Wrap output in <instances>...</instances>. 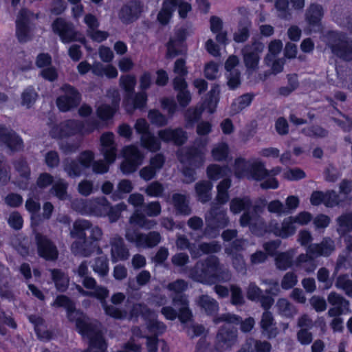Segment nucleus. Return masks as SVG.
<instances>
[{
    "mask_svg": "<svg viewBox=\"0 0 352 352\" xmlns=\"http://www.w3.org/2000/svg\"><path fill=\"white\" fill-rule=\"evenodd\" d=\"M136 132L141 135V146L151 152H155L160 149L161 143L155 135L149 131V124L145 119L140 118L135 124Z\"/></svg>",
    "mask_w": 352,
    "mask_h": 352,
    "instance_id": "19",
    "label": "nucleus"
},
{
    "mask_svg": "<svg viewBox=\"0 0 352 352\" xmlns=\"http://www.w3.org/2000/svg\"><path fill=\"white\" fill-rule=\"evenodd\" d=\"M234 174L238 178L247 177L254 180H261L267 174L264 164L255 160L252 162H247L245 159L239 157L235 160Z\"/></svg>",
    "mask_w": 352,
    "mask_h": 352,
    "instance_id": "10",
    "label": "nucleus"
},
{
    "mask_svg": "<svg viewBox=\"0 0 352 352\" xmlns=\"http://www.w3.org/2000/svg\"><path fill=\"white\" fill-rule=\"evenodd\" d=\"M323 8L318 4H311L306 12V21L314 32L320 30V21L323 16Z\"/></svg>",
    "mask_w": 352,
    "mask_h": 352,
    "instance_id": "30",
    "label": "nucleus"
},
{
    "mask_svg": "<svg viewBox=\"0 0 352 352\" xmlns=\"http://www.w3.org/2000/svg\"><path fill=\"white\" fill-rule=\"evenodd\" d=\"M125 238L128 241L135 243L137 247L144 248L156 246L162 239L158 232L153 231L144 234L132 229L126 230Z\"/></svg>",
    "mask_w": 352,
    "mask_h": 352,
    "instance_id": "16",
    "label": "nucleus"
},
{
    "mask_svg": "<svg viewBox=\"0 0 352 352\" xmlns=\"http://www.w3.org/2000/svg\"><path fill=\"white\" fill-rule=\"evenodd\" d=\"M101 153L107 162L98 160L93 163L92 169L95 173L103 174L109 170L108 164L114 162L116 158V146L114 135L111 132L103 133L100 138Z\"/></svg>",
    "mask_w": 352,
    "mask_h": 352,
    "instance_id": "7",
    "label": "nucleus"
},
{
    "mask_svg": "<svg viewBox=\"0 0 352 352\" xmlns=\"http://www.w3.org/2000/svg\"><path fill=\"white\" fill-rule=\"evenodd\" d=\"M197 304L208 315L215 314L219 310V304L208 295H202L197 300Z\"/></svg>",
    "mask_w": 352,
    "mask_h": 352,
    "instance_id": "43",
    "label": "nucleus"
},
{
    "mask_svg": "<svg viewBox=\"0 0 352 352\" xmlns=\"http://www.w3.org/2000/svg\"><path fill=\"white\" fill-rule=\"evenodd\" d=\"M14 167L21 177L20 180L16 182L17 186L22 189L27 188L30 175V169L27 162L23 160H19L15 162Z\"/></svg>",
    "mask_w": 352,
    "mask_h": 352,
    "instance_id": "34",
    "label": "nucleus"
},
{
    "mask_svg": "<svg viewBox=\"0 0 352 352\" xmlns=\"http://www.w3.org/2000/svg\"><path fill=\"white\" fill-rule=\"evenodd\" d=\"M175 243L179 250H188L192 258H198L201 256V254L197 250L195 245H192L184 235L178 234Z\"/></svg>",
    "mask_w": 352,
    "mask_h": 352,
    "instance_id": "47",
    "label": "nucleus"
},
{
    "mask_svg": "<svg viewBox=\"0 0 352 352\" xmlns=\"http://www.w3.org/2000/svg\"><path fill=\"white\" fill-rule=\"evenodd\" d=\"M205 220L206 226L204 234L209 239L217 237L219 234V230L228 226L230 222L226 210L214 204L206 214Z\"/></svg>",
    "mask_w": 352,
    "mask_h": 352,
    "instance_id": "9",
    "label": "nucleus"
},
{
    "mask_svg": "<svg viewBox=\"0 0 352 352\" xmlns=\"http://www.w3.org/2000/svg\"><path fill=\"white\" fill-rule=\"evenodd\" d=\"M336 250L335 241L330 237H324L320 243L309 244L306 253L299 254L294 262V266L307 274L313 273L317 268L316 258L328 257Z\"/></svg>",
    "mask_w": 352,
    "mask_h": 352,
    "instance_id": "4",
    "label": "nucleus"
},
{
    "mask_svg": "<svg viewBox=\"0 0 352 352\" xmlns=\"http://www.w3.org/2000/svg\"><path fill=\"white\" fill-rule=\"evenodd\" d=\"M122 153L124 160L120 165V169L124 174L135 172L142 164L144 155L136 146H126L122 148Z\"/></svg>",
    "mask_w": 352,
    "mask_h": 352,
    "instance_id": "15",
    "label": "nucleus"
},
{
    "mask_svg": "<svg viewBox=\"0 0 352 352\" xmlns=\"http://www.w3.org/2000/svg\"><path fill=\"white\" fill-rule=\"evenodd\" d=\"M239 64V59L235 56H230L226 62L225 67L227 71L228 85L230 89H235L240 83V73L235 67Z\"/></svg>",
    "mask_w": 352,
    "mask_h": 352,
    "instance_id": "29",
    "label": "nucleus"
},
{
    "mask_svg": "<svg viewBox=\"0 0 352 352\" xmlns=\"http://www.w3.org/2000/svg\"><path fill=\"white\" fill-rule=\"evenodd\" d=\"M53 31L58 34L62 42L67 43L78 41L85 43V39L81 34L74 30L72 23L62 18H58L52 23Z\"/></svg>",
    "mask_w": 352,
    "mask_h": 352,
    "instance_id": "18",
    "label": "nucleus"
},
{
    "mask_svg": "<svg viewBox=\"0 0 352 352\" xmlns=\"http://www.w3.org/2000/svg\"><path fill=\"white\" fill-rule=\"evenodd\" d=\"M172 200L177 213L183 215H189L191 213L189 201L186 195L175 193L173 195Z\"/></svg>",
    "mask_w": 352,
    "mask_h": 352,
    "instance_id": "38",
    "label": "nucleus"
},
{
    "mask_svg": "<svg viewBox=\"0 0 352 352\" xmlns=\"http://www.w3.org/2000/svg\"><path fill=\"white\" fill-rule=\"evenodd\" d=\"M37 18V14H34L26 9L20 11L16 21V36L20 42H26L29 40L30 21L32 19Z\"/></svg>",
    "mask_w": 352,
    "mask_h": 352,
    "instance_id": "21",
    "label": "nucleus"
},
{
    "mask_svg": "<svg viewBox=\"0 0 352 352\" xmlns=\"http://www.w3.org/2000/svg\"><path fill=\"white\" fill-rule=\"evenodd\" d=\"M252 204L248 197H235L230 202V210L233 214H239L243 210H249Z\"/></svg>",
    "mask_w": 352,
    "mask_h": 352,
    "instance_id": "45",
    "label": "nucleus"
},
{
    "mask_svg": "<svg viewBox=\"0 0 352 352\" xmlns=\"http://www.w3.org/2000/svg\"><path fill=\"white\" fill-rule=\"evenodd\" d=\"M283 49V43L280 40H274L271 41L268 46L269 54L265 58L267 64L272 61L274 56L278 55Z\"/></svg>",
    "mask_w": 352,
    "mask_h": 352,
    "instance_id": "64",
    "label": "nucleus"
},
{
    "mask_svg": "<svg viewBox=\"0 0 352 352\" xmlns=\"http://www.w3.org/2000/svg\"><path fill=\"white\" fill-rule=\"evenodd\" d=\"M50 272L57 289L62 292L66 290L69 285L68 276L58 270H52Z\"/></svg>",
    "mask_w": 352,
    "mask_h": 352,
    "instance_id": "50",
    "label": "nucleus"
},
{
    "mask_svg": "<svg viewBox=\"0 0 352 352\" xmlns=\"http://www.w3.org/2000/svg\"><path fill=\"white\" fill-rule=\"evenodd\" d=\"M295 253L296 250L294 249H289L286 252L277 253L274 258L276 268L280 270H286L292 267Z\"/></svg>",
    "mask_w": 352,
    "mask_h": 352,
    "instance_id": "35",
    "label": "nucleus"
},
{
    "mask_svg": "<svg viewBox=\"0 0 352 352\" xmlns=\"http://www.w3.org/2000/svg\"><path fill=\"white\" fill-rule=\"evenodd\" d=\"M324 41L333 54L345 60H352V40L344 34L329 32L324 36Z\"/></svg>",
    "mask_w": 352,
    "mask_h": 352,
    "instance_id": "8",
    "label": "nucleus"
},
{
    "mask_svg": "<svg viewBox=\"0 0 352 352\" xmlns=\"http://www.w3.org/2000/svg\"><path fill=\"white\" fill-rule=\"evenodd\" d=\"M35 239L37 244L38 253L40 256L46 260H55L58 257V250L56 245L45 236L36 232Z\"/></svg>",
    "mask_w": 352,
    "mask_h": 352,
    "instance_id": "23",
    "label": "nucleus"
},
{
    "mask_svg": "<svg viewBox=\"0 0 352 352\" xmlns=\"http://www.w3.org/2000/svg\"><path fill=\"white\" fill-rule=\"evenodd\" d=\"M90 199H76L72 202V208L82 215L89 216Z\"/></svg>",
    "mask_w": 352,
    "mask_h": 352,
    "instance_id": "62",
    "label": "nucleus"
},
{
    "mask_svg": "<svg viewBox=\"0 0 352 352\" xmlns=\"http://www.w3.org/2000/svg\"><path fill=\"white\" fill-rule=\"evenodd\" d=\"M160 139L164 142H173L177 146L182 145L187 140V133L182 128H166L157 133Z\"/></svg>",
    "mask_w": 352,
    "mask_h": 352,
    "instance_id": "26",
    "label": "nucleus"
},
{
    "mask_svg": "<svg viewBox=\"0 0 352 352\" xmlns=\"http://www.w3.org/2000/svg\"><path fill=\"white\" fill-rule=\"evenodd\" d=\"M61 91L63 94L56 99V105L60 111H70L80 104V94L74 87L64 85L61 87Z\"/></svg>",
    "mask_w": 352,
    "mask_h": 352,
    "instance_id": "20",
    "label": "nucleus"
},
{
    "mask_svg": "<svg viewBox=\"0 0 352 352\" xmlns=\"http://www.w3.org/2000/svg\"><path fill=\"white\" fill-rule=\"evenodd\" d=\"M252 96L249 94H244L235 99L231 105V111L233 114L237 113L248 107L252 100Z\"/></svg>",
    "mask_w": 352,
    "mask_h": 352,
    "instance_id": "53",
    "label": "nucleus"
},
{
    "mask_svg": "<svg viewBox=\"0 0 352 352\" xmlns=\"http://www.w3.org/2000/svg\"><path fill=\"white\" fill-rule=\"evenodd\" d=\"M188 287V283L183 279H177L168 283L166 288L171 293L173 303L175 307H179V319L182 322H186L191 318L192 314L188 308V301L186 295L183 294Z\"/></svg>",
    "mask_w": 352,
    "mask_h": 352,
    "instance_id": "6",
    "label": "nucleus"
},
{
    "mask_svg": "<svg viewBox=\"0 0 352 352\" xmlns=\"http://www.w3.org/2000/svg\"><path fill=\"white\" fill-rule=\"evenodd\" d=\"M136 85V78L134 75L127 74L121 76L120 86L126 91V97L132 95Z\"/></svg>",
    "mask_w": 352,
    "mask_h": 352,
    "instance_id": "57",
    "label": "nucleus"
},
{
    "mask_svg": "<svg viewBox=\"0 0 352 352\" xmlns=\"http://www.w3.org/2000/svg\"><path fill=\"white\" fill-rule=\"evenodd\" d=\"M76 288L78 292L85 296H94L101 300L102 306L104 309L105 313L115 318L121 319L127 316L126 311H122L113 305H107L105 303V298L109 295V290L101 286H98L93 292H87L84 290L80 285H76Z\"/></svg>",
    "mask_w": 352,
    "mask_h": 352,
    "instance_id": "14",
    "label": "nucleus"
},
{
    "mask_svg": "<svg viewBox=\"0 0 352 352\" xmlns=\"http://www.w3.org/2000/svg\"><path fill=\"white\" fill-rule=\"evenodd\" d=\"M336 286L338 289L344 290L348 296L352 297V280H351L348 276L342 275L338 276Z\"/></svg>",
    "mask_w": 352,
    "mask_h": 352,
    "instance_id": "63",
    "label": "nucleus"
},
{
    "mask_svg": "<svg viewBox=\"0 0 352 352\" xmlns=\"http://www.w3.org/2000/svg\"><path fill=\"white\" fill-rule=\"evenodd\" d=\"M278 313L283 317L292 318L298 312L296 307L286 298H279L276 304Z\"/></svg>",
    "mask_w": 352,
    "mask_h": 352,
    "instance_id": "39",
    "label": "nucleus"
},
{
    "mask_svg": "<svg viewBox=\"0 0 352 352\" xmlns=\"http://www.w3.org/2000/svg\"><path fill=\"white\" fill-rule=\"evenodd\" d=\"M108 208L106 217H108L111 223H113L119 219L121 212L126 210V205L124 203H120L112 206L109 202Z\"/></svg>",
    "mask_w": 352,
    "mask_h": 352,
    "instance_id": "59",
    "label": "nucleus"
},
{
    "mask_svg": "<svg viewBox=\"0 0 352 352\" xmlns=\"http://www.w3.org/2000/svg\"><path fill=\"white\" fill-rule=\"evenodd\" d=\"M91 228V222L89 220L80 219L76 220L73 223L72 229L70 231V236L72 238L78 239L81 241H74L72 244V251L76 254H81L88 256L91 251L87 249L88 239L86 231Z\"/></svg>",
    "mask_w": 352,
    "mask_h": 352,
    "instance_id": "11",
    "label": "nucleus"
},
{
    "mask_svg": "<svg viewBox=\"0 0 352 352\" xmlns=\"http://www.w3.org/2000/svg\"><path fill=\"white\" fill-rule=\"evenodd\" d=\"M97 127L98 122L96 120L88 121L85 124L77 120H67L54 126L50 129V134L53 138L63 139L77 133H89Z\"/></svg>",
    "mask_w": 352,
    "mask_h": 352,
    "instance_id": "5",
    "label": "nucleus"
},
{
    "mask_svg": "<svg viewBox=\"0 0 352 352\" xmlns=\"http://www.w3.org/2000/svg\"><path fill=\"white\" fill-rule=\"evenodd\" d=\"M174 12L172 7L171 0H164L162 8L157 15V19L160 23L165 25L170 21L173 12Z\"/></svg>",
    "mask_w": 352,
    "mask_h": 352,
    "instance_id": "55",
    "label": "nucleus"
},
{
    "mask_svg": "<svg viewBox=\"0 0 352 352\" xmlns=\"http://www.w3.org/2000/svg\"><path fill=\"white\" fill-rule=\"evenodd\" d=\"M242 227L249 226L250 231L255 235L262 236L269 232L282 239L293 236L297 230L292 216L287 217L279 224L276 220H272L267 226L263 218L258 214V208L254 207L252 212L245 211L240 218Z\"/></svg>",
    "mask_w": 352,
    "mask_h": 352,
    "instance_id": "1",
    "label": "nucleus"
},
{
    "mask_svg": "<svg viewBox=\"0 0 352 352\" xmlns=\"http://www.w3.org/2000/svg\"><path fill=\"white\" fill-rule=\"evenodd\" d=\"M328 302L334 306L328 311L330 317L337 318L345 311H350L349 302L336 292H331L327 298Z\"/></svg>",
    "mask_w": 352,
    "mask_h": 352,
    "instance_id": "28",
    "label": "nucleus"
},
{
    "mask_svg": "<svg viewBox=\"0 0 352 352\" xmlns=\"http://www.w3.org/2000/svg\"><path fill=\"white\" fill-rule=\"evenodd\" d=\"M229 153V147L226 142H219L214 145L211 155L214 160L223 161L226 160Z\"/></svg>",
    "mask_w": 352,
    "mask_h": 352,
    "instance_id": "51",
    "label": "nucleus"
},
{
    "mask_svg": "<svg viewBox=\"0 0 352 352\" xmlns=\"http://www.w3.org/2000/svg\"><path fill=\"white\" fill-rule=\"evenodd\" d=\"M238 341V331L228 324L222 326L218 331L214 342V349L210 352H223L230 350Z\"/></svg>",
    "mask_w": 352,
    "mask_h": 352,
    "instance_id": "13",
    "label": "nucleus"
},
{
    "mask_svg": "<svg viewBox=\"0 0 352 352\" xmlns=\"http://www.w3.org/2000/svg\"><path fill=\"white\" fill-rule=\"evenodd\" d=\"M111 259L113 263L125 261L129 257V251L125 246L123 239L116 235L110 240Z\"/></svg>",
    "mask_w": 352,
    "mask_h": 352,
    "instance_id": "27",
    "label": "nucleus"
},
{
    "mask_svg": "<svg viewBox=\"0 0 352 352\" xmlns=\"http://www.w3.org/2000/svg\"><path fill=\"white\" fill-rule=\"evenodd\" d=\"M261 327L263 335L271 339L278 334V330L271 312L265 311L261 318Z\"/></svg>",
    "mask_w": 352,
    "mask_h": 352,
    "instance_id": "31",
    "label": "nucleus"
},
{
    "mask_svg": "<svg viewBox=\"0 0 352 352\" xmlns=\"http://www.w3.org/2000/svg\"><path fill=\"white\" fill-rule=\"evenodd\" d=\"M230 173V170L227 166L221 167L217 164H211L207 168V175L209 179L212 180L219 179Z\"/></svg>",
    "mask_w": 352,
    "mask_h": 352,
    "instance_id": "48",
    "label": "nucleus"
},
{
    "mask_svg": "<svg viewBox=\"0 0 352 352\" xmlns=\"http://www.w3.org/2000/svg\"><path fill=\"white\" fill-rule=\"evenodd\" d=\"M109 201L105 197H97L91 199L89 216L104 217L109 208Z\"/></svg>",
    "mask_w": 352,
    "mask_h": 352,
    "instance_id": "32",
    "label": "nucleus"
},
{
    "mask_svg": "<svg viewBox=\"0 0 352 352\" xmlns=\"http://www.w3.org/2000/svg\"><path fill=\"white\" fill-rule=\"evenodd\" d=\"M131 337L126 343V349H129L131 352H141L142 344L138 342L139 338H146L141 329L138 327H134L131 329Z\"/></svg>",
    "mask_w": 352,
    "mask_h": 352,
    "instance_id": "41",
    "label": "nucleus"
},
{
    "mask_svg": "<svg viewBox=\"0 0 352 352\" xmlns=\"http://www.w3.org/2000/svg\"><path fill=\"white\" fill-rule=\"evenodd\" d=\"M338 224V232L344 235L348 232H352V214H344L337 219Z\"/></svg>",
    "mask_w": 352,
    "mask_h": 352,
    "instance_id": "58",
    "label": "nucleus"
},
{
    "mask_svg": "<svg viewBox=\"0 0 352 352\" xmlns=\"http://www.w3.org/2000/svg\"><path fill=\"white\" fill-rule=\"evenodd\" d=\"M94 272L100 276H105L109 273V261L107 256H102L96 258L91 265Z\"/></svg>",
    "mask_w": 352,
    "mask_h": 352,
    "instance_id": "52",
    "label": "nucleus"
},
{
    "mask_svg": "<svg viewBox=\"0 0 352 352\" xmlns=\"http://www.w3.org/2000/svg\"><path fill=\"white\" fill-rule=\"evenodd\" d=\"M231 186V180L229 178L223 179L217 186V195L216 201L219 204H226L229 199L228 189Z\"/></svg>",
    "mask_w": 352,
    "mask_h": 352,
    "instance_id": "46",
    "label": "nucleus"
},
{
    "mask_svg": "<svg viewBox=\"0 0 352 352\" xmlns=\"http://www.w3.org/2000/svg\"><path fill=\"white\" fill-rule=\"evenodd\" d=\"M131 317L141 315L146 320V329L151 336L157 338L166 330V326L157 320L155 314L150 310L144 304L136 303L133 306L131 312Z\"/></svg>",
    "mask_w": 352,
    "mask_h": 352,
    "instance_id": "12",
    "label": "nucleus"
},
{
    "mask_svg": "<svg viewBox=\"0 0 352 352\" xmlns=\"http://www.w3.org/2000/svg\"><path fill=\"white\" fill-rule=\"evenodd\" d=\"M94 158V155L91 151H84L79 155L78 161L66 160L64 163V170L71 177H79L90 167Z\"/></svg>",
    "mask_w": 352,
    "mask_h": 352,
    "instance_id": "17",
    "label": "nucleus"
},
{
    "mask_svg": "<svg viewBox=\"0 0 352 352\" xmlns=\"http://www.w3.org/2000/svg\"><path fill=\"white\" fill-rule=\"evenodd\" d=\"M120 98H116L111 105L102 104L97 109L98 116L103 120L111 119L118 108Z\"/></svg>",
    "mask_w": 352,
    "mask_h": 352,
    "instance_id": "44",
    "label": "nucleus"
},
{
    "mask_svg": "<svg viewBox=\"0 0 352 352\" xmlns=\"http://www.w3.org/2000/svg\"><path fill=\"white\" fill-rule=\"evenodd\" d=\"M188 277L203 284L212 285L217 282L226 283L231 279L228 270L223 269L218 257L208 256L197 262L188 272Z\"/></svg>",
    "mask_w": 352,
    "mask_h": 352,
    "instance_id": "2",
    "label": "nucleus"
},
{
    "mask_svg": "<svg viewBox=\"0 0 352 352\" xmlns=\"http://www.w3.org/2000/svg\"><path fill=\"white\" fill-rule=\"evenodd\" d=\"M142 11L143 6L140 1H131L121 8L119 18L124 23H130L137 20Z\"/></svg>",
    "mask_w": 352,
    "mask_h": 352,
    "instance_id": "25",
    "label": "nucleus"
},
{
    "mask_svg": "<svg viewBox=\"0 0 352 352\" xmlns=\"http://www.w3.org/2000/svg\"><path fill=\"white\" fill-rule=\"evenodd\" d=\"M67 186L68 184L64 179H58L54 182L51 191L58 199L63 200L67 197Z\"/></svg>",
    "mask_w": 352,
    "mask_h": 352,
    "instance_id": "60",
    "label": "nucleus"
},
{
    "mask_svg": "<svg viewBox=\"0 0 352 352\" xmlns=\"http://www.w3.org/2000/svg\"><path fill=\"white\" fill-rule=\"evenodd\" d=\"M207 139L197 138L194 146L190 148H182L177 151V157L184 165L182 173L186 183H192L196 179L195 168L203 166L206 153Z\"/></svg>",
    "mask_w": 352,
    "mask_h": 352,
    "instance_id": "3",
    "label": "nucleus"
},
{
    "mask_svg": "<svg viewBox=\"0 0 352 352\" xmlns=\"http://www.w3.org/2000/svg\"><path fill=\"white\" fill-rule=\"evenodd\" d=\"M148 118L151 122L157 126H163L168 124V120L160 111L152 109L148 111Z\"/></svg>",
    "mask_w": 352,
    "mask_h": 352,
    "instance_id": "61",
    "label": "nucleus"
},
{
    "mask_svg": "<svg viewBox=\"0 0 352 352\" xmlns=\"http://www.w3.org/2000/svg\"><path fill=\"white\" fill-rule=\"evenodd\" d=\"M147 102V94L144 91L137 93L133 98L131 95L126 97V109L128 112H132L135 109H143L146 107Z\"/></svg>",
    "mask_w": 352,
    "mask_h": 352,
    "instance_id": "33",
    "label": "nucleus"
},
{
    "mask_svg": "<svg viewBox=\"0 0 352 352\" xmlns=\"http://www.w3.org/2000/svg\"><path fill=\"white\" fill-rule=\"evenodd\" d=\"M133 188V184L131 181L122 179L118 184L117 190L111 195V199L113 201H118L123 197V194L131 192Z\"/></svg>",
    "mask_w": 352,
    "mask_h": 352,
    "instance_id": "54",
    "label": "nucleus"
},
{
    "mask_svg": "<svg viewBox=\"0 0 352 352\" xmlns=\"http://www.w3.org/2000/svg\"><path fill=\"white\" fill-rule=\"evenodd\" d=\"M245 346L250 348V352H270L272 349L269 342L256 340L252 338L246 340Z\"/></svg>",
    "mask_w": 352,
    "mask_h": 352,
    "instance_id": "49",
    "label": "nucleus"
},
{
    "mask_svg": "<svg viewBox=\"0 0 352 352\" xmlns=\"http://www.w3.org/2000/svg\"><path fill=\"white\" fill-rule=\"evenodd\" d=\"M212 186L210 182L206 180L199 182L195 184V191L199 201L206 203L211 199Z\"/></svg>",
    "mask_w": 352,
    "mask_h": 352,
    "instance_id": "40",
    "label": "nucleus"
},
{
    "mask_svg": "<svg viewBox=\"0 0 352 352\" xmlns=\"http://www.w3.org/2000/svg\"><path fill=\"white\" fill-rule=\"evenodd\" d=\"M219 88L217 85L212 87L208 93V98L204 102L201 108L207 110L209 113H213L219 102Z\"/></svg>",
    "mask_w": 352,
    "mask_h": 352,
    "instance_id": "42",
    "label": "nucleus"
},
{
    "mask_svg": "<svg viewBox=\"0 0 352 352\" xmlns=\"http://www.w3.org/2000/svg\"><path fill=\"white\" fill-rule=\"evenodd\" d=\"M184 36L183 32H179L176 38H171L167 45V56L173 58L184 51Z\"/></svg>",
    "mask_w": 352,
    "mask_h": 352,
    "instance_id": "37",
    "label": "nucleus"
},
{
    "mask_svg": "<svg viewBox=\"0 0 352 352\" xmlns=\"http://www.w3.org/2000/svg\"><path fill=\"white\" fill-rule=\"evenodd\" d=\"M129 223L146 230H150L157 225L156 221L147 219L139 209H136L131 216Z\"/></svg>",
    "mask_w": 352,
    "mask_h": 352,
    "instance_id": "36",
    "label": "nucleus"
},
{
    "mask_svg": "<svg viewBox=\"0 0 352 352\" xmlns=\"http://www.w3.org/2000/svg\"><path fill=\"white\" fill-rule=\"evenodd\" d=\"M151 274L147 270H142L136 276V284L134 280L129 279L128 285L132 290H138L140 287L146 285L151 280Z\"/></svg>",
    "mask_w": 352,
    "mask_h": 352,
    "instance_id": "56",
    "label": "nucleus"
},
{
    "mask_svg": "<svg viewBox=\"0 0 352 352\" xmlns=\"http://www.w3.org/2000/svg\"><path fill=\"white\" fill-rule=\"evenodd\" d=\"M264 45L261 42H254L246 45L243 50L244 63L248 69L255 70L259 63V54L263 51Z\"/></svg>",
    "mask_w": 352,
    "mask_h": 352,
    "instance_id": "22",
    "label": "nucleus"
},
{
    "mask_svg": "<svg viewBox=\"0 0 352 352\" xmlns=\"http://www.w3.org/2000/svg\"><path fill=\"white\" fill-rule=\"evenodd\" d=\"M0 146H6L12 151H17L23 148V143L13 131L0 125Z\"/></svg>",
    "mask_w": 352,
    "mask_h": 352,
    "instance_id": "24",
    "label": "nucleus"
}]
</instances>
